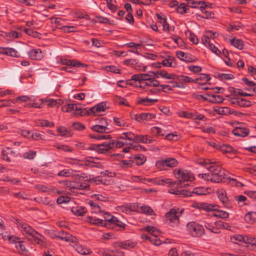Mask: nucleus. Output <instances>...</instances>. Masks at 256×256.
Wrapping results in <instances>:
<instances>
[{
  "instance_id": "1",
  "label": "nucleus",
  "mask_w": 256,
  "mask_h": 256,
  "mask_svg": "<svg viewBox=\"0 0 256 256\" xmlns=\"http://www.w3.org/2000/svg\"><path fill=\"white\" fill-rule=\"evenodd\" d=\"M16 221V224L18 226L24 235L26 237L30 236L28 238L29 240H32V238L35 242L38 244L42 246L44 243L43 240H42V236L38 234L36 230L33 229L30 226L26 224L20 220H18Z\"/></svg>"
},
{
  "instance_id": "2",
  "label": "nucleus",
  "mask_w": 256,
  "mask_h": 256,
  "mask_svg": "<svg viewBox=\"0 0 256 256\" xmlns=\"http://www.w3.org/2000/svg\"><path fill=\"white\" fill-rule=\"evenodd\" d=\"M208 170L210 172L212 176H213L214 182H222L224 179L226 178L227 172L221 166L216 164V162H214V164H212L211 166L208 167Z\"/></svg>"
},
{
  "instance_id": "3",
  "label": "nucleus",
  "mask_w": 256,
  "mask_h": 256,
  "mask_svg": "<svg viewBox=\"0 0 256 256\" xmlns=\"http://www.w3.org/2000/svg\"><path fill=\"white\" fill-rule=\"evenodd\" d=\"M179 210L178 208L174 207L165 214L166 221L170 226H176L180 223L179 217L182 214L184 209Z\"/></svg>"
},
{
  "instance_id": "4",
  "label": "nucleus",
  "mask_w": 256,
  "mask_h": 256,
  "mask_svg": "<svg viewBox=\"0 0 256 256\" xmlns=\"http://www.w3.org/2000/svg\"><path fill=\"white\" fill-rule=\"evenodd\" d=\"M218 206L208 204L207 203H200L196 204V208L202 210L206 212L216 211V213L214 216L222 218H226L228 217V212L222 210H218Z\"/></svg>"
},
{
  "instance_id": "5",
  "label": "nucleus",
  "mask_w": 256,
  "mask_h": 256,
  "mask_svg": "<svg viewBox=\"0 0 256 256\" xmlns=\"http://www.w3.org/2000/svg\"><path fill=\"white\" fill-rule=\"evenodd\" d=\"M187 230L194 237H200L204 234V229L202 226L194 222H188L186 225Z\"/></svg>"
},
{
  "instance_id": "6",
  "label": "nucleus",
  "mask_w": 256,
  "mask_h": 256,
  "mask_svg": "<svg viewBox=\"0 0 256 256\" xmlns=\"http://www.w3.org/2000/svg\"><path fill=\"white\" fill-rule=\"evenodd\" d=\"M110 146L109 141L107 140L98 144H92L88 149L95 150L99 154H107L108 155V153L111 152L112 150Z\"/></svg>"
},
{
  "instance_id": "7",
  "label": "nucleus",
  "mask_w": 256,
  "mask_h": 256,
  "mask_svg": "<svg viewBox=\"0 0 256 256\" xmlns=\"http://www.w3.org/2000/svg\"><path fill=\"white\" fill-rule=\"evenodd\" d=\"M175 177L181 183L182 182L192 181L194 178L192 173L187 170L179 169L174 171Z\"/></svg>"
},
{
  "instance_id": "8",
  "label": "nucleus",
  "mask_w": 256,
  "mask_h": 256,
  "mask_svg": "<svg viewBox=\"0 0 256 256\" xmlns=\"http://www.w3.org/2000/svg\"><path fill=\"white\" fill-rule=\"evenodd\" d=\"M9 240L12 243L14 244L15 248H16L19 254H23L28 252V251L24 242L18 240H19L18 238L10 236L9 237Z\"/></svg>"
},
{
  "instance_id": "9",
  "label": "nucleus",
  "mask_w": 256,
  "mask_h": 256,
  "mask_svg": "<svg viewBox=\"0 0 256 256\" xmlns=\"http://www.w3.org/2000/svg\"><path fill=\"white\" fill-rule=\"evenodd\" d=\"M138 204L136 203H129L124 204L118 206L116 210L118 211L129 214L132 212H136L137 210Z\"/></svg>"
},
{
  "instance_id": "10",
  "label": "nucleus",
  "mask_w": 256,
  "mask_h": 256,
  "mask_svg": "<svg viewBox=\"0 0 256 256\" xmlns=\"http://www.w3.org/2000/svg\"><path fill=\"white\" fill-rule=\"evenodd\" d=\"M108 108V106H106V103L104 102L91 108L86 112L88 115H91L92 114H96V113L100 112H104Z\"/></svg>"
},
{
  "instance_id": "11",
  "label": "nucleus",
  "mask_w": 256,
  "mask_h": 256,
  "mask_svg": "<svg viewBox=\"0 0 256 256\" xmlns=\"http://www.w3.org/2000/svg\"><path fill=\"white\" fill-rule=\"evenodd\" d=\"M114 245L116 248L130 249L134 248L136 245V242H132L130 240H126L124 242H116Z\"/></svg>"
},
{
  "instance_id": "12",
  "label": "nucleus",
  "mask_w": 256,
  "mask_h": 256,
  "mask_svg": "<svg viewBox=\"0 0 256 256\" xmlns=\"http://www.w3.org/2000/svg\"><path fill=\"white\" fill-rule=\"evenodd\" d=\"M232 134L236 136L244 138L249 134L250 130L248 128L240 126H236L232 130Z\"/></svg>"
},
{
  "instance_id": "13",
  "label": "nucleus",
  "mask_w": 256,
  "mask_h": 256,
  "mask_svg": "<svg viewBox=\"0 0 256 256\" xmlns=\"http://www.w3.org/2000/svg\"><path fill=\"white\" fill-rule=\"evenodd\" d=\"M152 76V75L148 74H134L132 76L131 80L138 82V84H140L142 82L150 80Z\"/></svg>"
},
{
  "instance_id": "14",
  "label": "nucleus",
  "mask_w": 256,
  "mask_h": 256,
  "mask_svg": "<svg viewBox=\"0 0 256 256\" xmlns=\"http://www.w3.org/2000/svg\"><path fill=\"white\" fill-rule=\"evenodd\" d=\"M134 117L135 120L138 122L144 120L148 122L152 119L155 118H156V114L151 113H142L140 114H136Z\"/></svg>"
},
{
  "instance_id": "15",
  "label": "nucleus",
  "mask_w": 256,
  "mask_h": 256,
  "mask_svg": "<svg viewBox=\"0 0 256 256\" xmlns=\"http://www.w3.org/2000/svg\"><path fill=\"white\" fill-rule=\"evenodd\" d=\"M15 154L14 151L12 150L10 148L6 147L2 151V158L4 160L10 162L12 161L11 158L15 156Z\"/></svg>"
},
{
  "instance_id": "16",
  "label": "nucleus",
  "mask_w": 256,
  "mask_h": 256,
  "mask_svg": "<svg viewBox=\"0 0 256 256\" xmlns=\"http://www.w3.org/2000/svg\"><path fill=\"white\" fill-rule=\"evenodd\" d=\"M158 102V99H152L148 98H142L140 97H138L137 98L136 103V104L138 105L148 106H152Z\"/></svg>"
},
{
  "instance_id": "17",
  "label": "nucleus",
  "mask_w": 256,
  "mask_h": 256,
  "mask_svg": "<svg viewBox=\"0 0 256 256\" xmlns=\"http://www.w3.org/2000/svg\"><path fill=\"white\" fill-rule=\"evenodd\" d=\"M201 8L202 15H198L204 18H213L214 14L212 12L208 10L207 5L205 2H202V4L200 6Z\"/></svg>"
},
{
  "instance_id": "18",
  "label": "nucleus",
  "mask_w": 256,
  "mask_h": 256,
  "mask_svg": "<svg viewBox=\"0 0 256 256\" xmlns=\"http://www.w3.org/2000/svg\"><path fill=\"white\" fill-rule=\"evenodd\" d=\"M29 57L34 60H40L44 58V54L40 49H32L28 52Z\"/></svg>"
},
{
  "instance_id": "19",
  "label": "nucleus",
  "mask_w": 256,
  "mask_h": 256,
  "mask_svg": "<svg viewBox=\"0 0 256 256\" xmlns=\"http://www.w3.org/2000/svg\"><path fill=\"white\" fill-rule=\"evenodd\" d=\"M176 55L178 58H179L180 60L187 62H190L196 61L194 56L192 54H186L182 51L177 52Z\"/></svg>"
},
{
  "instance_id": "20",
  "label": "nucleus",
  "mask_w": 256,
  "mask_h": 256,
  "mask_svg": "<svg viewBox=\"0 0 256 256\" xmlns=\"http://www.w3.org/2000/svg\"><path fill=\"white\" fill-rule=\"evenodd\" d=\"M91 130L98 133H109L112 131L108 126L104 125H98V124L92 126Z\"/></svg>"
},
{
  "instance_id": "21",
  "label": "nucleus",
  "mask_w": 256,
  "mask_h": 256,
  "mask_svg": "<svg viewBox=\"0 0 256 256\" xmlns=\"http://www.w3.org/2000/svg\"><path fill=\"white\" fill-rule=\"evenodd\" d=\"M56 238H58L61 240H64L66 242H72L73 243L76 242L78 240V239L75 236H72L68 233L64 232H62V234L60 236H56Z\"/></svg>"
},
{
  "instance_id": "22",
  "label": "nucleus",
  "mask_w": 256,
  "mask_h": 256,
  "mask_svg": "<svg viewBox=\"0 0 256 256\" xmlns=\"http://www.w3.org/2000/svg\"><path fill=\"white\" fill-rule=\"evenodd\" d=\"M218 198L222 202V204L227 208H231L232 205L228 199L225 192H218Z\"/></svg>"
},
{
  "instance_id": "23",
  "label": "nucleus",
  "mask_w": 256,
  "mask_h": 256,
  "mask_svg": "<svg viewBox=\"0 0 256 256\" xmlns=\"http://www.w3.org/2000/svg\"><path fill=\"white\" fill-rule=\"evenodd\" d=\"M86 220L94 224L106 226V224L104 220L92 216H88Z\"/></svg>"
},
{
  "instance_id": "24",
  "label": "nucleus",
  "mask_w": 256,
  "mask_h": 256,
  "mask_svg": "<svg viewBox=\"0 0 256 256\" xmlns=\"http://www.w3.org/2000/svg\"><path fill=\"white\" fill-rule=\"evenodd\" d=\"M57 132L60 134V136L65 138L70 137L72 136L73 132L68 128L64 126H60L58 128Z\"/></svg>"
},
{
  "instance_id": "25",
  "label": "nucleus",
  "mask_w": 256,
  "mask_h": 256,
  "mask_svg": "<svg viewBox=\"0 0 256 256\" xmlns=\"http://www.w3.org/2000/svg\"><path fill=\"white\" fill-rule=\"evenodd\" d=\"M104 218V222L106 224V226H108V225L112 224V222L114 221V222H118V219L114 216H113L111 215L110 213L108 212H106L104 213L103 214Z\"/></svg>"
},
{
  "instance_id": "26",
  "label": "nucleus",
  "mask_w": 256,
  "mask_h": 256,
  "mask_svg": "<svg viewBox=\"0 0 256 256\" xmlns=\"http://www.w3.org/2000/svg\"><path fill=\"white\" fill-rule=\"evenodd\" d=\"M71 211L76 216H82L86 212L87 210L84 207L77 206L72 207Z\"/></svg>"
},
{
  "instance_id": "27",
  "label": "nucleus",
  "mask_w": 256,
  "mask_h": 256,
  "mask_svg": "<svg viewBox=\"0 0 256 256\" xmlns=\"http://www.w3.org/2000/svg\"><path fill=\"white\" fill-rule=\"evenodd\" d=\"M2 50L0 52L4 54L8 55L13 57H18V54L17 51L12 48H2Z\"/></svg>"
},
{
  "instance_id": "28",
  "label": "nucleus",
  "mask_w": 256,
  "mask_h": 256,
  "mask_svg": "<svg viewBox=\"0 0 256 256\" xmlns=\"http://www.w3.org/2000/svg\"><path fill=\"white\" fill-rule=\"evenodd\" d=\"M244 218L248 223L252 224L256 222V212H248L245 214Z\"/></svg>"
},
{
  "instance_id": "29",
  "label": "nucleus",
  "mask_w": 256,
  "mask_h": 256,
  "mask_svg": "<svg viewBox=\"0 0 256 256\" xmlns=\"http://www.w3.org/2000/svg\"><path fill=\"white\" fill-rule=\"evenodd\" d=\"M210 102L212 103H221L224 98L220 95L210 94L209 95Z\"/></svg>"
},
{
  "instance_id": "30",
  "label": "nucleus",
  "mask_w": 256,
  "mask_h": 256,
  "mask_svg": "<svg viewBox=\"0 0 256 256\" xmlns=\"http://www.w3.org/2000/svg\"><path fill=\"white\" fill-rule=\"evenodd\" d=\"M175 58L174 56H168L167 58L164 60L162 62V64L166 66L174 67L176 64L174 65V62Z\"/></svg>"
},
{
  "instance_id": "31",
  "label": "nucleus",
  "mask_w": 256,
  "mask_h": 256,
  "mask_svg": "<svg viewBox=\"0 0 256 256\" xmlns=\"http://www.w3.org/2000/svg\"><path fill=\"white\" fill-rule=\"evenodd\" d=\"M169 192L171 194H176V195H182L184 197H190V192L189 191H187L186 190H170Z\"/></svg>"
},
{
  "instance_id": "32",
  "label": "nucleus",
  "mask_w": 256,
  "mask_h": 256,
  "mask_svg": "<svg viewBox=\"0 0 256 256\" xmlns=\"http://www.w3.org/2000/svg\"><path fill=\"white\" fill-rule=\"evenodd\" d=\"M134 162L132 160H122L120 161L119 165L122 168H128L133 166Z\"/></svg>"
},
{
  "instance_id": "33",
  "label": "nucleus",
  "mask_w": 256,
  "mask_h": 256,
  "mask_svg": "<svg viewBox=\"0 0 256 256\" xmlns=\"http://www.w3.org/2000/svg\"><path fill=\"white\" fill-rule=\"evenodd\" d=\"M75 248L78 252L82 255L88 254L90 252L89 249H87L80 244H76Z\"/></svg>"
},
{
  "instance_id": "34",
  "label": "nucleus",
  "mask_w": 256,
  "mask_h": 256,
  "mask_svg": "<svg viewBox=\"0 0 256 256\" xmlns=\"http://www.w3.org/2000/svg\"><path fill=\"white\" fill-rule=\"evenodd\" d=\"M108 141L111 144L110 148L112 150L114 148H120L124 145V143L122 142L117 140H112Z\"/></svg>"
},
{
  "instance_id": "35",
  "label": "nucleus",
  "mask_w": 256,
  "mask_h": 256,
  "mask_svg": "<svg viewBox=\"0 0 256 256\" xmlns=\"http://www.w3.org/2000/svg\"><path fill=\"white\" fill-rule=\"evenodd\" d=\"M242 80L246 86L250 88V89H246L247 90H252L254 92H256V87H255L256 84L254 82L249 80L248 78H242Z\"/></svg>"
},
{
  "instance_id": "36",
  "label": "nucleus",
  "mask_w": 256,
  "mask_h": 256,
  "mask_svg": "<svg viewBox=\"0 0 256 256\" xmlns=\"http://www.w3.org/2000/svg\"><path fill=\"white\" fill-rule=\"evenodd\" d=\"M230 44L234 46L239 50H242L244 48L243 42L240 39L235 40L234 38L230 40Z\"/></svg>"
},
{
  "instance_id": "37",
  "label": "nucleus",
  "mask_w": 256,
  "mask_h": 256,
  "mask_svg": "<svg viewBox=\"0 0 256 256\" xmlns=\"http://www.w3.org/2000/svg\"><path fill=\"white\" fill-rule=\"evenodd\" d=\"M198 78L202 85H204L207 82L210 80V75L206 74H200Z\"/></svg>"
},
{
  "instance_id": "38",
  "label": "nucleus",
  "mask_w": 256,
  "mask_h": 256,
  "mask_svg": "<svg viewBox=\"0 0 256 256\" xmlns=\"http://www.w3.org/2000/svg\"><path fill=\"white\" fill-rule=\"evenodd\" d=\"M218 150L224 154L231 153L234 150L233 148L231 146L226 144L218 146Z\"/></svg>"
},
{
  "instance_id": "39",
  "label": "nucleus",
  "mask_w": 256,
  "mask_h": 256,
  "mask_svg": "<svg viewBox=\"0 0 256 256\" xmlns=\"http://www.w3.org/2000/svg\"><path fill=\"white\" fill-rule=\"evenodd\" d=\"M89 137L92 138H94L95 140H102V139H106V140H111L110 139L112 138L111 135L110 134H103V135H95V134H90L88 135Z\"/></svg>"
},
{
  "instance_id": "40",
  "label": "nucleus",
  "mask_w": 256,
  "mask_h": 256,
  "mask_svg": "<svg viewBox=\"0 0 256 256\" xmlns=\"http://www.w3.org/2000/svg\"><path fill=\"white\" fill-rule=\"evenodd\" d=\"M113 120L114 124L117 126H128V125L124 120L120 118L114 117Z\"/></svg>"
},
{
  "instance_id": "41",
  "label": "nucleus",
  "mask_w": 256,
  "mask_h": 256,
  "mask_svg": "<svg viewBox=\"0 0 256 256\" xmlns=\"http://www.w3.org/2000/svg\"><path fill=\"white\" fill-rule=\"evenodd\" d=\"M166 167L173 168L177 166L178 162L174 158H166Z\"/></svg>"
},
{
  "instance_id": "42",
  "label": "nucleus",
  "mask_w": 256,
  "mask_h": 256,
  "mask_svg": "<svg viewBox=\"0 0 256 256\" xmlns=\"http://www.w3.org/2000/svg\"><path fill=\"white\" fill-rule=\"evenodd\" d=\"M150 132L152 136H164L162 132L161 128L157 126L152 127L150 130Z\"/></svg>"
},
{
  "instance_id": "43",
  "label": "nucleus",
  "mask_w": 256,
  "mask_h": 256,
  "mask_svg": "<svg viewBox=\"0 0 256 256\" xmlns=\"http://www.w3.org/2000/svg\"><path fill=\"white\" fill-rule=\"evenodd\" d=\"M156 234H151L150 241L155 246H160L162 244V240L158 238Z\"/></svg>"
},
{
  "instance_id": "44",
  "label": "nucleus",
  "mask_w": 256,
  "mask_h": 256,
  "mask_svg": "<svg viewBox=\"0 0 256 256\" xmlns=\"http://www.w3.org/2000/svg\"><path fill=\"white\" fill-rule=\"evenodd\" d=\"M156 166L160 170H166V159L156 162Z\"/></svg>"
},
{
  "instance_id": "45",
  "label": "nucleus",
  "mask_w": 256,
  "mask_h": 256,
  "mask_svg": "<svg viewBox=\"0 0 256 256\" xmlns=\"http://www.w3.org/2000/svg\"><path fill=\"white\" fill-rule=\"evenodd\" d=\"M81 176L83 178H86V180H90L91 182H93L96 184H106V183L104 182H103V178L101 176H98L93 178H92L90 179V180H88V176H86V177H84V176Z\"/></svg>"
},
{
  "instance_id": "46",
  "label": "nucleus",
  "mask_w": 256,
  "mask_h": 256,
  "mask_svg": "<svg viewBox=\"0 0 256 256\" xmlns=\"http://www.w3.org/2000/svg\"><path fill=\"white\" fill-rule=\"evenodd\" d=\"M134 158L138 166L143 164L146 160V158L142 154L136 155Z\"/></svg>"
},
{
  "instance_id": "47",
  "label": "nucleus",
  "mask_w": 256,
  "mask_h": 256,
  "mask_svg": "<svg viewBox=\"0 0 256 256\" xmlns=\"http://www.w3.org/2000/svg\"><path fill=\"white\" fill-rule=\"evenodd\" d=\"M140 208L143 213L148 215L152 216L155 214L154 210L149 206H140Z\"/></svg>"
},
{
  "instance_id": "48",
  "label": "nucleus",
  "mask_w": 256,
  "mask_h": 256,
  "mask_svg": "<svg viewBox=\"0 0 256 256\" xmlns=\"http://www.w3.org/2000/svg\"><path fill=\"white\" fill-rule=\"evenodd\" d=\"M234 200L236 201L240 206H244L246 198L243 195L236 196H234Z\"/></svg>"
},
{
  "instance_id": "49",
  "label": "nucleus",
  "mask_w": 256,
  "mask_h": 256,
  "mask_svg": "<svg viewBox=\"0 0 256 256\" xmlns=\"http://www.w3.org/2000/svg\"><path fill=\"white\" fill-rule=\"evenodd\" d=\"M148 138L146 135H135V138L134 142L148 144Z\"/></svg>"
},
{
  "instance_id": "50",
  "label": "nucleus",
  "mask_w": 256,
  "mask_h": 256,
  "mask_svg": "<svg viewBox=\"0 0 256 256\" xmlns=\"http://www.w3.org/2000/svg\"><path fill=\"white\" fill-rule=\"evenodd\" d=\"M150 72L152 74L154 75H155L156 78H158V75H160L162 77L168 79L169 76V74L168 73L166 70H157L156 72Z\"/></svg>"
},
{
  "instance_id": "51",
  "label": "nucleus",
  "mask_w": 256,
  "mask_h": 256,
  "mask_svg": "<svg viewBox=\"0 0 256 256\" xmlns=\"http://www.w3.org/2000/svg\"><path fill=\"white\" fill-rule=\"evenodd\" d=\"M219 114L228 115L231 114V110L228 107L219 108L217 110H215Z\"/></svg>"
},
{
  "instance_id": "52",
  "label": "nucleus",
  "mask_w": 256,
  "mask_h": 256,
  "mask_svg": "<svg viewBox=\"0 0 256 256\" xmlns=\"http://www.w3.org/2000/svg\"><path fill=\"white\" fill-rule=\"evenodd\" d=\"M251 105V102L244 98H240L238 106L240 107H249Z\"/></svg>"
},
{
  "instance_id": "53",
  "label": "nucleus",
  "mask_w": 256,
  "mask_h": 256,
  "mask_svg": "<svg viewBox=\"0 0 256 256\" xmlns=\"http://www.w3.org/2000/svg\"><path fill=\"white\" fill-rule=\"evenodd\" d=\"M36 123L38 126H41L52 127L54 126V124L52 122H50L45 120H38Z\"/></svg>"
},
{
  "instance_id": "54",
  "label": "nucleus",
  "mask_w": 256,
  "mask_h": 256,
  "mask_svg": "<svg viewBox=\"0 0 256 256\" xmlns=\"http://www.w3.org/2000/svg\"><path fill=\"white\" fill-rule=\"evenodd\" d=\"M187 6L186 4L181 3L176 8V11L178 13L180 14H184L187 12Z\"/></svg>"
},
{
  "instance_id": "55",
  "label": "nucleus",
  "mask_w": 256,
  "mask_h": 256,
  "mask_svg": "<svg viewBox=\"0 0 256 256\" xmlns=\"http://www.w3.org/2000/svg\"><path fill=\"white\" fill-rule=\"evenodd\" d=\"M73 111H75L74 114L78 116H82L83 111L80 104H73Z\"/></svg>"
},
{
  "instance_id": "56",
  "label": "nucleus",
  "mask_w": 256,
  "mask_h": 256,
  "mask_svg": "<svg viewBox=\"0 0 256 256\" xmlns=\"http://www.w3.org/2000/svg\"><path fill=\"white\" fill-rule=\"evenodd\" d=\"M124 136H120V138L122 139H127L130 140L134 141L135 138V134L132 132H126L123 133Z\"/></svg>"
},
{
  "instance_id": "57",
  "label": "nucleus",
  "mask_w": 256,
  "mask_h": 256,
  "mask_svg": "<svg viewBox=\"0 0 256 256\" xmlns=\"http://www.w3.org/2000/svg\"><path fill=\"white\" fill-rule=\"evenodd\" d=\"M36 156V152L30 150L24 154L23 157L26 159L32 160Z\"/></svg>"
},
{
  "instance_id": "58",
  "label": "nucleus",
  "mask_w": 256,
  "mask_h": 256,
  "mask_svg": "<svg viewBox=\"0 0 256 256\" xmlns=\"http://www.w3.org/2000/svg\"><path fill=\"white\" fill-rule=\"evenodd\" d=\"M72 174V172L70 170H63L58 172L57 175L59 176L68 177Z\"/></svg>"
},
{
  "instance_id": "59",
  "label": "nucleus",
  "mask_w": 256,
  "mask_h": 256,
  "mask_svg": "<svg viewBox=\"0 0 256 256\" xmlns=\"http://www.w3.org/2000/svg\"><path fill=\"white\" fill-rule=\"evenodd\" d=\"M198 176L206 180L214 182L213 176L210 174H210H200L198 175Z\"/></svg>"
},
{
  "instance_id": "60",
  "label": "nucleus",
  "mask_w": 256,
  "mask_h": 256,
  "mask_svg": "<svg viewBox=\"0 0 256 256\" xmlns=\"http://www.w3.org/2000/svg\"><path fill=\"white\" fill-rule=\"evenodd\" d=\"M35 187L36 189L43 192H50V188L43 184H37Z\"/></svg>"
},
{
  "instance_id": "61",
  "label": "nucleus",
  "mask_w": 256,
  "mask_h": 256,
  "mask_svg": "<svg viewBox=\"0 0 256 256\" xmlns=\"http://www.w3.org/2000/svg\"><path fill=\"white\" fill-rule=\"evenodd\" d=\"M218 78L220 80H230L234 78V76L230 74H218Z\"/></svg>"
},
{
  "instance_id": "62",
  "label": "nucleus",
  "mask_w": 256,
  "mask_h": 256,
  "mask_svg": "<svg viewBox=\"0 0 256 256\" xmlns=\"http://www.w3.org/2000/svg\"><path fill=\"white\" fill-rule=\"evenodd\" d=\"M228 90L234 96V97L240 96V94L241 92L240 89L236 88L232 86L229 87Z\"/></svg>"
},
{
  "instance_id": "63",
  "label": "nucleus",
  "mask_w": 256,
  "mask_h": 256,
  "mask_svg": "<svg viewBox=\"0 0 256 256\" xmlns=\"http://www.w3.org/2000/svg\"><path fill=\"white\" fill-rule=\"evenodd\" d=\"M60 100H55L50 99L48 101V106H58L60 104Z\"/></svg>"
},
{
  "instance_id": "64",
  "label": "nucleus",
  "mask_w": 256,
  "mask_h": 256,
  "mask_svg": "<svg viewBox=\"0 0 256 256\" xmlns=\"http://www.w3.org/2000/svg\"><path fill=\"white\" fill-rule=\"evenodd\" d=\"M107 71L112 72L114 74H120V70L114 66H106Z\"/></svg>"
}]
</instances>
